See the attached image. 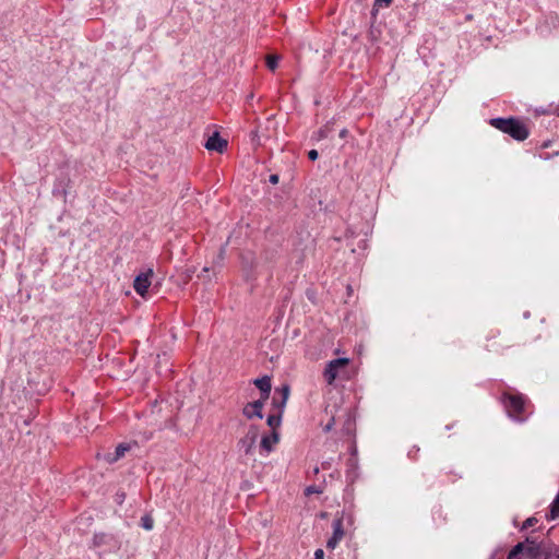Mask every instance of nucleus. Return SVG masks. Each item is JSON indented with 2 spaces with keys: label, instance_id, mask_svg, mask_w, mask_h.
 Here are the masks:
<instances>
[{
  "label": "nucleus",
  "instance_id": "0eeeda50",
  "mask_svg": "<svg viewBox=\"0 0 559 559\" xmlns=\"http://www.w3.org/2000/svg\"><path fill=\"white\" fill-rule=\"evenodd\" d=\"M227 144V141L222 139L219 134L215 132L207 139L205 147L209 151H216L218 153H223L226 150Z\"/></svg>",
  "mask_w": 559,
  "mask_h": 559
},
{
  "label": "nucleus",
  "instance_id": "a211bd4d",
  "mask_svg": "<svg viewBox=\"0 0 559 559\" xmlns=\"http://www.w3.org/2000/svg\"><path fill=\"white\" fill-rule=\"evenodd\" d=\"M108 536L106 534H95L93 538V544L95 547H99L107 543Z\"/></svg>",
  "mask_w": 559,
  "mask_h": 559
},
{
  "label": "nucleus",
  "instance_id": "473e14b6",
  "mask_svg": "<svg viewBox=\"0 0 559 559\" xmlns=\"http://www.w3.org/2000/svg\"><path fill=\"white\" fill-rule=\"evenodd\" d=\"M311 492H317V490H316L313 487H308V488L306 489V493H307V495H309V493H311Z\"/></svg>",
  "mask_w": 559,
  "mask_h": 559
},
{
  "label": "nucleus",
  "instance_id": "dca6fc26",
  "mask_svg": "<svg viewBox=\"0 0 559 559\" xmlns=\"http://www.w3.org/2000/svg\"><path fill=\"white\" fill-rule=\"evenodd\" d=\"M280 57L275 55H269L266 57V66L271 71H274L277 68Z\"/></svg>",
  "mask_w": 559,
  "mask_h": 559
},
{
  "label": "nucleus",
  "instance_id": "7ed1b4c3",
  "mask_svg": "<svg viewBox=\"0 0 559 559\" xmlns=\"http://www.w3.org/2000/svg\"><path fill=\"white\" fill-rule=\"evenodd\" d=\"M259 437L257 426H250L246 435L238 441V447L245 454H250Z\"/></svg>",
  "mask_w": 559,
  "mask_h": 559
},
{
  "label": "nucleus",
  "instance_id": "412c9836",
  "mask_svg": "<svg viewBox=\"0 0 559 559\" xmlns=\"http://www.w3.org/2000/svg\"><path fill=\"white\" fill-rule=\"evenodd\" d=\"M536 522H537V520H536L535 518H530V519H527V520L524 522V524H523V527H522V528L524 530V528L531 527V526H533Z\"/></svg>",
  "mask_w": 559,
  "mask_h": 559
},
{
  "label": "nucleus",
  "instance_id": "6ab92c4d",
  "mask_svg": "<svg viewBox=\"0 0 559 559\" xmlns=\"http://www.w3.org/2000/svg\"><path fill=\"white\" fill-rule=\"evenodd\" d=\"M280 391L282 393V406H285L286 402L288 400V396H289V386L288 385H283L280 389Z\"/></svg>",
  "mask_w": 559,
  "mask_h": 559
},
{
  "label": "nucleus",
  "instance_id": "72a5a7b5",
  "mask_svg": "<svg viewBox=\"0 0 559 559\" xmlns=\"http://www.w3.org/2000/svg\"><path fill=\"white\" fill-rule=\"evenodd\" d=\"M253 98V94L251 93L249 96H248V99H252Z\"/></svg>",
  "mask_w": 559,
  "mask_h": 559
},
{
  "label": "nucleus",
  "instance_id": "5701e85b",
  "mask_svg": "<svg viewBox=\"0 0 559 559\" xmlns=\"http://www.w3.org/2000/svg\"><path fill=\"white\" fill-rule=\"evenodd\" d=\"M224 254H225V249H224V248H222V249L219 250V254H218V258H217V261H216V264H217L218 266H221V262H222V261H223V259H224Z\"/></svg>",
  "mask_w": 559,
  "mask_h": 559
},
{
  "label": "nucleus",
  "instance_id": "bb28decb",
  "mask_svg": "<svg viewBox=\"0 0 559 559\" xmlns=\"http://www.w3.org/2000/svg\"><path fill=\"white\" fill-rule=\"evenodd\" d=\"M273 404L280 409V413L282 414V411L284 406H282V400L278 402L275 397L273 399Z\"/></svg>",
  "mask_w": 559,
  "mask_h": 559
},
{
  "label": "nucleus",
  "instance_id": "4be33fe9",
  "mask_svg": "<svg viewBox=\"0 0 559 559\" xmlns=\"http://www.w3.org/2000/svg\"><path fill=\"white\" fill-rule=\"evenodd\" d=\"M319 154L317 150H311L308 152V157L311 160H316L318 158Z\"/></svg>",
  "mask_w": 559,
  "mask_h": 559
},
{
  "label": "nucleus",
  "instance_id": "ddd939ff",
  "mask_svg": "<svg viewBox=\"0 0 559 559\" xmlns=\"http://www.w3.org/2000/svg\"><path fill=\"white\" fill-rule=\"evenodd\" d=\"M282 415L281 413L278 414H272L267 417V425L272 428V431L276 430L277 431V428L280 427L281 425V420H282Z\"/></svg>",
  "mask_w": 559,
  "mask_h": 559
},
{
  "label": "nucleus",
  "instance_id": "f257e3e1",
  "mask_svg": "<svg viewBox=\"0 0 559 559\" xmlns=\"http://www.w3.org/2000/svg\"><path fill=\"white\" fill-rule=\"evenodd\" d=\"M489 123L516 141H524L530 134L527 127L516 118H492Z\"/></svg>",
  "mask_w": 559,
  "mask_h": 559
},
{
  "label": "nucleus",
  "instance_id": "393cba45",
  "mask_svg": "<svg viewBox=\"0 0 559 559\" xmlns=\"http://www.w3.org/2000/svg\"><path fill=\"white\" fill-rule=\"evenodd\" d=\"M333 425H334V418L332 417L330 419V421L324 426L323 430L326 432L330 431L332 429Z\"/></svg>",
  "mask_w": 559,
  "mask_h": 559
},
{
  "label": "nucleus",
  "instance_id": "c756f323",
  "mask_svg": "<svg viewBox=\"0 0 559 559\" xmlns=\"http://www.w3.org/2000/svg\"><path fill=\"white\" fill-rule=\"evenodd\" d=\"M347 134H348L347 129H342V130L340 131V138H342V139L346 138V136H347Z\"/></svg>",
  "mask_w": 559,
  "mask_h": 559
},
{
  "label": "nucleus",
  "instance_id": "c85d7f7f",
  "mask_svg": "<svg viewBox=\"0 0 559 559\" xmlns=\"http://www.w3.org/2000/svg\"><path fill=\"white\" fill-rule=\"evenodd\" d=\"M508 559H520V555L515 554V551H510Z\"/></svg>",
  "mask_w": 559,
  "mask_h": 559
},
{
  "label": "nucleus",
  "instance_id": "aec40b11",
  "mask_svg": "<svg viewBox=\"0 0 559 559\" xmlns=\"http://www.w3.org/2000/svg\"><path fill=\"white\" fill-rule=\"evenodd\" d=\"M511 551H515V554L521 555L525 552V542L516 544Z\"/></svg>",
  "mask_w": 559,
  "mask_h": 559
},
{
  "label": "nucleus",
  "instance_id": "f03ea898",
  "mask_svg": "<svg viewBox=\"0 0 559 559\" xmlns=\"http://www.w3.org/2000/svg\"><path fill=\"white\" fill-rule=\"evenodd\" d=\"M551 549L545 540L537 542L535 538L527 537L525 539V552L533 559L547 557Z\"/></svg>",
  "mask_w": 559,
  "mask_h": 559
},
{
  "label": "nucleus",
  "instance_id": "20e7f679",
  "mask_svg": "<svg viewBox=\"0 0 559 559\" xmlns=\"http://www.w3.org/2000/svg\"><path fill=\"white\" fill-rule=\"evenodd\" d=\"M348 359L347 358H336V359H333L331 360L325 369H324V379L325 381L329 383V384H332L333 381L336 379L337 377V372L341 368H344L345 366L348 365Z\"/></svg>",
  "mask_w": 559,
  "mask_h": 559
},
{
  "label": "nucleus",
  "instance_id": "1a4fd4ad",
  "mask_svg": "<svg viewBox=\"0 0 559 559\" xmlns=\"http://www.w3.org/2000/svg\"><path fill=\"white\" fill-rule=\"evenodd\" d=\"M506 407L508 408L509 413H514L513 416L519 415L523 412L524 401L521 396L510 395L506 402Z\"/></svg>",
  "mask_w": 559,
  "mask_h": 559
},
{
  "label": "nucleus",
  "instance_id": "f3484780",
  "mask_svg": "<svg viewBox=\"0 0 559 559\" xmlns=\"http://www.w3.org/2000/svg\"><path fill=\"white\" fill-rule=\"evenodd\" d=\"M141 525L144 530L150 531L153 528L154 521L153 518L148 514L142 516L141 519Z\"/></svg>",
  "mask_w": 559,
  "mask_h": 559
},
{
  "label": "nucleus",
  "instance_id": "9b49d317",
  "mask_svg": "<svg viewBox=\"0 0 559 559\" xmlns=\"http://www.w3.org/2000/svg\"><path fill=\"white\" fill-rule=\"evenodd\" d=\"M280 441V433L274 430L270 435L263 436L260 445L266 452H271L275 444Z\"/></svg>",
  "mask_w": 559,
  "mask_h": 559
},
{
  "label": "nucleus",
  "instance_id": "4468645a",
  "mask_svg": "<svg viewBox=\"0 0 559 559\" xmlns=\"http://www.w3.org/2000/svg\"><path fill=\"white\" fill-rule=\"evenodd\" d=\"M558 516H559V493L557 495L556 499L551 503L550 512H549V515H547V518L549 520H555Z\"/></svg>",
  "mask_w": 559,
  "mask_h": 559
},
{
  "label": "nucleus",
  "instance_id": "423d86ee",
  "mask_svg": "<svg viewBox=\"0 0 559 559\" xmlns=\"http://www.w3.org/2000/svg\"><path fill=\"white\" fill-rule=\"evenodd\" d=\"M343 537V520L341 518H337L333 521V535L328 539L326 547L329 549H334Z\"/></svg>",
  "mask_w": 559,
  "mask_h": 559
},
{
  "label": "nucleus",
  "instance_id": "a878e982",
  "mask_svg": "<svg viewBox=\"0 0 559 559\" xmlns=\"http://www.w3.org/2000/svg\"><path fill=\"white\" fill-rule=\"evenodd\" d=\"M269 180L271 183L276 185L280 180L278 175H276V174L271 175Z\"/></svg>",
  "mask_w": 559,
  "mask_h": 559
},
{
  "label": "nucleus",
  "instance_id": "39448f33",
  "mask_svg": "<svg viewBox=\"0 0 559 559\" xmlns=\"http://www.w3.org/2000/svg\"><path fill=\"white\" fill-rule=\"evenodd\" d=\"M153 276V270L148 269L146 272L140 273L133 282L134 290L142 297L147 293L151 286V277Z\"/></svg>",
  "mask_w": 559,
  "mask_h": 559
},
{
  "label": "nucleus",
  "instance_id": "9d476101",
  "mask_svg": "<svg viewBox=\"0 0 559 559\" xmlns=\"http://www.w3.org/2000/svg\"><path fill=\"white\" fill-rule=\"evenodd\" d=\"M254 385L260 389L261 391V399L263 401H266L269 399L272 385H271V378L265 376L260 379H255L253 381Z\"/></svg>",
  "mask_w": 559,
  "mask_h": 559
},
{
  "label": "nucleus",
  "instance_id": "b1692460",
  "mask_svg": "<svg viewBox=\"0 0 559 559\" xmlns=\"http://www.w3.org/2000/svg\"><path fill=\"white\" fill-rule=\"evenodd\" d=\"M324 558V551L322 549H317L314 552L313 559H323Z\"/></svg>",
  "mask_w": 559,
  "mask_h": 559
},
{
  "label": "nucleus",
  "instance_id": "2f4dec72",
  "mask_svg": "<svg viewBox=\"0 0 559 559\" xmlns=\"http://www.w3.org/2000/svg\"><path fill=\"white\" fill-rule=\"evenodd\" d=\"M211 269L205 266L203 270H202V274L199 275V277H204V274L207 273Z\"/></svg>",
  "mask_w": 559,
  "mask_h": 559
},
{
  "label": "nucleus",
  "instance_id": "f8f14e48",
  "mask_svg": "<svg viewBox=\"0 0 559 559\" xmlns=\"http://www.w3.org/2000/svg\"><path fill=\"white\" fill-rule=\"evenodd\" d=\"M130 449H131L130 444L120 443L119 445H117L115 454L114 455L107 454L105 456V459L108 463H114V462L118 461L119 459H121L126 454V452H128Z\"/></svg>",
  "mask_w": 559,
  "mask_h": 559
},
{
  "label": "nucleus",
  "instance_id": "2eb2a0df",
  "mask_svg": "<svg viewBox=\"0 0 559 559\" xmlns=\"http://www.w3.org/2000/svg\"><path fill=\"white\" fill-rule=\"evenodd\" d=\"M332 130H333V124L332 123L329 122L325 126H323L318 131V140H322V139L328 138V135L332 132Z\"/></svg>",
  "mask_w": 559,
  "mask_h": 559
},
{
  "label": "nucleus",
  "instance_id": "cd10ccee",
  "mask_svg": "<svg viewBox=\"0 0 559 559\" xmlns=\"http://www.w3.org/2000/svg\"><path fill=\"white\" fill-rule=\"evenodd\" d=\"M391 2L392 0H376V4H384L385 7H388Z\"/></svg>",
  "mask_w": 559,
  "mask_h": 559
},
{
  "label": "nucleus",
  "instance_id": "6e6552de",
  "mask_svg": "<svg viewBox=\"0 0 559 559\" xmlns=\"http://www.w3.org/2000/svg\"><path fill=\"white\" fill-rule=\"evenodd\" d=\"M264 402L263 399H260L258 401H254V402H251V403H248L245 407H243V415L247 417V418H252L253 416H257L259 418H262V408H263V405H264Z\"/></svg>",
  "mask_w": 559,
  "mask_h": 559
},
{
  "label": "nucleus",
  "instance_id": "7c9ffc66",
  "mask_svg": "<svg viewBox=\"0 0 559 559\" xmlns=\"http://www.w3.org/2000/svg\"><path fill=\"white\" fill-rule=\"evenodd\" d=\"M34 419V416L31 414L25 420H24V424L25 425H29L31 421Z\"/></svg>",
  "mask_w": 559,
  "mask_h": 559
}]
</instances>
